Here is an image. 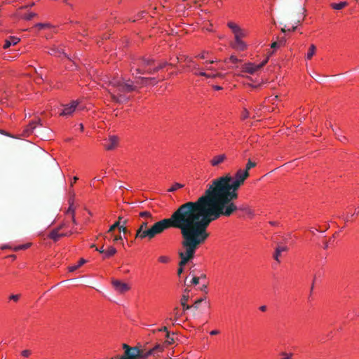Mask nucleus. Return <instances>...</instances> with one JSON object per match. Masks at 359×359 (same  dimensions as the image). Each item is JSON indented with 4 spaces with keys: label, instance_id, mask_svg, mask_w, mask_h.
<instances>
[{
    "label": "nucleus",
    "instance_id": "nucleus-1",
    "mask_svg": "<svg viewBox=\"0 0 359 359\" xmlns=\"http://www.w3.org/2000/svg\"><path fill=\"white\" fill-rule=\"evenodd\" d=\"M241 185L230 174L213 180L196 201H187L197 222L208 228L221 217L232 215L238 210L234 200Z\"/></svg>",
    "mask_w": 359,
    "mask_h": 359
},
{
    "label": "nucleus",
    "instance_id": "nucleus-2",
    "mask_svg": "<svg viewBox=\"0 0 359 359\" xmlns=\"http://www.w3.org/2000/svg\"><path fill=\"white\" fill-rule=\"evenodd\" d=\"M197 222L187 202L180 205L169 218L155 222L148 229H137L135 238L153 239L156 235L173 228L180 231L181 236Z\"/></svg>",
    "mask_w": 359,
    "mask_h": 359
},
{
    "label": "nucleus",
    "instance_id": "nucleus-3",
    "mask_svg": "<svg viewBox=\"0 0 359 359\" xmlns=\"http://www.w3.org/2000/svg\"><path fill=\"white\" fill-rule=\"evenodd\" d=\"M207 229V227L199 222H196L186 232L184 231L183 235H182V250L178 251V255L180 258L177 269L178 276L183 273L184 266L194 259L199 246L203 244L209 238L210 233Z\"/></svg>",
    "mask_w": 359,
    "mask_h": 359
},
{
    "label": "nucleus",
    "instance_id": "nucleus-4",
    "mask_svg": "<svg viewBox=\"0 0 359 359\" xmlns=\"http://www.w3.org/2000/svg\"><path fill=\"white\" fill-rule=\"evenodd\" d=\"M135 81L130 79L124 77H114L109 81V84L114 88L109 89L108 92L110 94L111 100L117 103H123L128 102L129 97L126 95L127 93H133L138 90V84L145 85L146 82L149 80L154 81L155 85L157 83L155 78H147L142 76H135Z\"/></svg>",
    "mask_w": 359,
    "mask_h": 359
},
{
    "label": "nucleus",
    "instance_id": "nucleus-5",
    "mask_svg": "<svg viewBox=\"0 0 359 359\" xmlns=\"http://www.w3.org/2000/svg\"><path fill=\"white\" fill-rule=\"evenodd\" d=\"M269 55L260 64L255 65L253 63H247L245 64L243 67V71L249 74H254L257 71L262 69L268 62Z\"/></svg>",
    "mask_w": 359,
    "mask_h": 359
},
{
    "label": "nucleus",
    "instance_id": "nucleus-6",
    "mask_svg": "<svg viewBox=\"0 0 359 359\" xmlns=\"http://www.w3.org/2000/svg\"><path fill=\"white\" fill-rule=\"evenodd\" d=\"M118 137L116 135H110L108 139H105V142L104 143V147L107 150H114L115 149L118 144Z\"/></svg>",
    "mask_w": 359,
    "mask_h": 359
},
{
    "label": "nucleus",
    "instance_id": "nucleus-7",
    "mask_svg": "<svg viewBox=\"0 0 359 359\" xmlns=\"http://www.w3.org/2000/svg\"><path fill=\"white\" fill-rule=\"evenodd\" d=\"M111 284L115 290L119 293H124L130 289L127 283H123L119 280L112 279Z\"/></svg>",
    "mask_w": 359,
    "mask_h": 359
},
{
    "label": "nucleus",
    "instance_id": "nucleus-8",
    "mask_svg": "<svg viewBox=\"0 0 359 359\" xmlns=\"http://www.w3.org/2000/svg\"><path fill=\"white\" fill-rule=\"evenodd\" d=\"M79 101L74 100L69 104H67L64 106V109L62 112L60 114V116H70L72 115L76 109L79 106Z\"/></svg>",
    "mask_w": 359,
    "mask_h": 359
},
{
    "label": "nucleus",
    "instance_id": "nucleus-9",
    "mask_svg": "<svg viewBox=\"0 0 359 359\" xmlns=\"http://www.w3.org/2000/svg\"><path fill=\"white\" fill-rule=\"evenodd\" d=\"M140 350L137 346L132 347L130 351L124 353L123 355L119 359H139L140 358Z\"/></svg>",
    "mask_w": 359,
    "mask_h": 359
},
{
    "label": "nucleus",
    "instance_id": "nucleus-10",
    "mask_svg": "<svg viewBox=\"0 0 359 359\" xmlns=\"http://www.w3.org/2000/svg\"><path fill=\"white\" fill-rule=\"evenodd\" d=\"M250 176L249 172L243 171L242 169L237 170L233 180L238 181L243 184L245 180Z\"/></svg>",
    "mask_w": 359,
    "mask_h": 359
},
{
    "label": "nucleus",
    "instance_id": "nucleus-11",
    "mask_svg": "<svg viewBox=\"0 0 359 359\" xmlns=\"http://www.w3.org/2000/svg\"><path fill=\"white\" fill-rule=\"evenodd\" d=\"M226 158L227 157L225 154L215 156L210 161V164L212 166H218L219 164L222 163L225 160H226Z\"/></svg>",
    "mask_w": 359,
    "mask_h": 359
},
{
    "label": "nucleus",
    "instance_id": "nucleus-12",
    "mask_svg": "<svg viewBox=\"0 0 359 359\" xmlns=\"http://www.w3.org/2000/svg\"><path fill=\"white\" fill-rule=\"evenodd\" d=\"M288 250V248L285 245H278L275 250L274 254L273 255V259L278 262L280 263V256L283 252H286Z\"/></svg>",
    "mask_w": 359,
    "mask_h": 359
},
{
    "label": "nucleus",
    "instance_id": "nucleus-13",
    "mask_svg": "<svg viewBox=\"0 0 359 359\" xmlns=\"http://www.w3.org/2000/svg\"><path fill=\"white\" fill-rule=\"evenodd\" d=\"M36 124L42 126L41 120L40 118H38L36 121H33L29 124L25 130V135L28 136L29 134L32 133L33 130L36 128Z\"/></svg>",
    "mask_w": 359,
    "mask_h": 359
},
{
    "label": "nucleus",
    "instance_id": "nucleus-14",
    "mask_svg": "<svg viewBox=\"0 0 359 359\" xmlns=\"http://www.w3.org/2000/svg\"><path fill=\"white\" fill-rule=\"evenodd\" d=\"M136 61L140 63V66H142L144 69L151 67L154 63V60L150 58L142 57Z\"/></svg>",
    "mask_w": 359,
    "mask_h": 359
},
{
    "label": "nucleus",
    "instance_id": "nucleus-15",
    "mask_svg": "<svg viewBox=\"0 0 359 359\" xmlns=\"http://www.w3.org/2000/svg\"><path fill=\"white\" fill-rule=\"evenodd\" d=\"M165 348L164 344H156L152 348H150L154 357H157Z\"/></svg>",
    "mask_w": 359,
    "mask_h": 359
},
{
    "label": "nucleus",
    "instance_id": "nucleus-16",
    "mask_svg": "<svg viewBox=\"0 0 359 359\" xmlns=\"http://www.w3.org/2000/svg\"><path fill=\"white\" fill-rule=\"evenodd\" d=\"M134 69L137 74H146L145 69L140 66V63H138L136 60H134L130 65V70Z\"/></svg>",
    "mask_w": 359,
    "mask_h": 359
},
{
    "label": "nucleus",
    "instance_id": "nucleus-17",
    "mask_svg": "<svg viewBox=\"0 0 359 359\" xmlns=\"http://www.w3.org/2000/svg\"><path fill=\"white\" fill-rule=\"evenodd\" d=\"M232 47L237 50L243 51L245 50L247 46L244 41L241 39H235V41L232 43Z\"/></svg>",
    "mask_w": 359,
    "mask_h": 359
},
{
    "label": "nucleus",
    "instance_id": "nucleus-18",
    "mask_svg": "<svg viewBox=\"0 0 359 359\" xmlns=\"http://www.w3.org/2000/svg\"><path fill=\"white\" fill-rule=\"evenodd\" d=\"M58 232V229H53L50 232L48 237L54 241H57L61 237L66 236V234L59 233Z\"/></svg>",
    "mask_w": 359,
    "mask_h": 359
},
{
    "label": "nucleus",
    "instance_id": "nucleus-19",
    "mask_svg": "<svg viewBox=\"0 0 359 359\" xmlns=\"http://www.w3.org/2000/svg\"><path fill=\"white\" fill-rule=\"evenodd\" d=\"M72 198L69 201V207L67 211V213L72 214V215H74L75 213V209L74 208V197L75 196V194L74 191L70 192Z\"/></svg>",
    "mask_w": 359,
    "mask_h": 359
},
{
    "label": "nucleus",
    "instance_id": "nucleus-20",
    "mask_svg": "<svg viewBox=\"0 0 359 359\" xmlns=\"http://www.w3.org/2000/svg\"><path fill=\"white\" fill-rule=\"evenodd\" d=\"M20 39L15 36H11L9 39L6 40L4 45V48H8L12 44L15 45L19 42Z\"/></svg>",
    "mask_w": 359,
    "mask_h": 359
},
{
    "label": "nucleus",
    "instance_id": "nucleus-21",
    "mask_svg": "<svg viewBox=\"0 0 359 359\" xmlns=\"http://www.w3.org/2000/svg\"><path fill=\"white\" fill-rule=\"evenodd\" d=\"M149 356H153L151 350L145 351L144 348L140 350V358L139 359H147Z\"/></svg>",
    "mask_w": 359,
    "mask_h": 359
},
{
    "label": "nucleus",
    "instance_id": "nucleus-22",
    "mask_svg": "<svg viewBox=\"0 0 359 359\" xmlns=\"http://www.w3.org/2000/svg\"><path fill=\"white\" fill-rule=\"evenodd\" d=\"M347 4H348L346 1H342V2L338 3V4L332 3L331 4V7L335 10H341V9L344 8L345 6H346Z\"/></svg>",
    "mask_w": 359,
    "mask_h": 359
},
{
    "label": "nucleus",
    "instance_id": "nucleus-23",
    "mask_svg": "<svg viewBox=\"0 0 359 359\" xmlns=\"http://www.w3.org/2000/svg\"><path fill=\"white\" fill-rule=\"evenodd\" d=\"M86 262V260L84 259H81L76 265L71 266L69 267V271L70 272H73L76 271L77 269H79L80 266H81L83 264H84Z\"/></svg>",
    "mask_w": 359,
    "mask_h": 359
},
{
    "label": "nucleus",
    "instance_id": "nucleus-24",
    "mask_svg": "<svg viewBox=\"0 0 359 359\" xmlns=\"http://www.w3.org/2000/svg\"><path fill=\"white\" fill-rule=\"evenodd\" d=\"M116 253V250L115 248L110 246L109 248L105 250L104 253L105 257H110Z\"/></svg>",
    "mask_w": 359,
    "mask_h": 359
},
{
    "label": "nucleus",
    "instance_id": "nucleus-25",
    "mask_svg": "<svg viewBox=\"0 0 359 359\" xmlns=\"http://www.w3.org/2000/svg\"><path fill=\"white\" fill-rule=\"evenodd\" d=\"M123 219V217H121V216H120V217H118V221H117V222H116L113 225H111V226H110V228H109V229L108 230V231H107V232H108V233H111V232H112L113 231H114V230H115V229H116V228H118V229H119V227H120V226H121V219Z\"/></svg>",
    "mask_w": 359,
    "mask_h": 359
},
{
    "label": "nucleus",
    "instance_id": "nucleus-26",
    "mask_svg": "<svg viewBox=\"0 0 359 359\" xmlns=\"http://www.w3.org/2000/svg\"><path fill=\"white\" fill-rule=\"evenodd\" d=\"M316 48L315 45L312 44L310 46L309 52L306 55L307 60H311L312 58V57L313 56V55L316 53Z\"/></svg>",
    "mask_w": 359,
    "mask_h": 359
},
{
    "label": "nucleus",
    "instance_id": "nucleus-27",
    "mask_svg": "<svg viewBox=\"0 0 359 359\" xmlns=\"http://www.w3.org/2000/svg\"><path fill=\"white\" fill-rule=\"evenodd\" d=\"M234 35H235V39H241L243 37L245 36V33L242 29L239 28L234 33Z\"/></svg>",
    "mask_w": 359,
    "mask_h": 359
},
{
    "label": "nucleus",
    "instance_id": "nucleus-28",
    "mask_svg": "<svg viewBox=\"0 0 359 359\" xmlns=\"http://www.w3.org/2000/svg\"><path fill=\"white\" fill-rule=\"evenodd\" d=\"M140 216L141 217H145L147 219H149L150 221H153V217L150 212L149 211H143L140 213Z\"/></svg>",
    "mask_w": 359,
    "mask_h": 359
},
{
    "label": "nucleus",
    "instance_id": "nucleus-29",
    "mask_svg": "<svg viewBox=\"0 0 359 359\" xmlns=\"http://www.w3.org/2000/svg\"><path fill=\"white\" fill-rule=\"evenodd\" d=\"M184 186V185L182 184L176 182L168 191L170 192H173L179 189L183 188Z\"/></svg>",
    "mask_w": 359,
    "mask_h": 359
},
{
    "label": "nucleus",
    "instance_id": "nucleus-30",
    "mask_svg": "<svg viewBox=\"0 0 359 359\" xmlns=\"http://www.w3.org/2000/svg\"><path fill=\"white\" fill-rule=\"evenodd\" d=\"M189 290L186 288L184 291V294L181 297L180 302H187L189 299Z\"/></svg>",
    "mask_w": 359,
    "mask_h": 359
},
{
    "label": "nucleus",
    "instance_id": "nucleus-31",
    "mask_svg": "<svg viewBox=\"0 0 359 359\" xmlns=\"http://www.w3.org/2000/svg\"><path fill=\"white\" fill-rule=\"evenodd\" d=\"M256 166V163L255 162H252L251 160H248L247 164H246V166H245V169L243 170V171H247V172H249V170L255 167Z\"/></svg>",
    "mask_w": 359,
    "mask_h": 359
},
{
    "label": "nucleus",
    "instance_id": "nucleus-32",
    "mask_svg": "<svg viewBox=\"0 0 359 359\" xmlns=\"http://www.w3.org/2000/svg\"><path fill=\"white\" fill-rule=\"evenodd\" d=\"M48 53L50 55H57V53L61 54V53H63V52L62 50H59L56 47H53L50 49V50L48 51Z\"/></svg>",
    "mask_w": 359,
    "mask_h": 359
},
{
    "label": "nucleus",
    "instance_id": "nucleus-33",
    "mask_svg": "<svg viewBox=\"0 0 359 359\" xmlns=\"http://www.w3.org/2000/svg\"><path fill=\"white\" fill-rule=\"evenodd\" d=\"M166 341L164 343V345H170L174 343V339L170 336V332H167V334L165 335Z\"/></svg>",
    "mask_w": 359,
    "mask_h": 359
},
{
    "label": "nucleus",
    "instance_id": "nucleus-34",
    "mask_svg": "<svg viewBox=\"0 0 359 359\" xmlns=\"http://www.w3.org/2000/svg\"><path fill=\"white\" fill-rule=\"evenodd\" d=\"M204 299H205L204 298H201V299L196 300L194 302V304L192 305V309L197 310L199 307V305L201 304V303H202L204 301Z\"/></svg>",
    "mask_w": 359,
    "mask_h": 359
},
{
    "label": "nucleus",
    "instance_id": "nucleus-35",
    "mask_svg": "<svg viewBox=\"0 0 359 359\" xmlns=\"http://www.w3.org/2000/svg\"><path fill=\"white\" fill-rule=\"evenodd\" d=\"M228 27L232 30L233 34L240 28L237 25L232 22L228 23Z\"/></svg>",
    "mask_w": 359,
    "mask_h": 359
},
{
    "label": "nucleus",
    "instance_id": "nucleus-36",
    "mask_svg": "<svg viewBox=\"0 0 359 359\" xmlns=\"http://www.w3.org/2000/svg\"><path fill=\"white\" fill-rule=\"evenodd\" d=\"M166 65H170V66H172L173 65L171 64V63H168V62H163L162 64H160L158 66H157L156 67L154 68V72H158L159 71L160 69H163V67H165Z\"/></svg>",
    "mask_w": 359,
    "mask_h": 359
},
{
    "label": "nucleus",
    "instance_id": "nucleus-37",
    "mask_svg": "<svg viewBox=\"0 0 359 359\" xmlns=\"http://www.w3.org/2000/svg\"><path fill=\"white\" fill-rule=\"evenodd\" d=\"M150 222H151V221H150L149 219H147V220H145V221H143V222L140 224V226H139V228H138V229H148V228H149V224Z\"/></svg>",
    "mask_w": 359,
    "mask_h": 359
},
{
    "label": "nucleus",
    "instance_id": "nucleus-38",
    "mask_svg": "<svg viewBox=\"0 0 359 359\" xmlns=\"http://www.w3.org/2000/svg\"><path fill=\"white\" fill-rule=\"evenodd\" d=\"M180 316H181V314H180L178 312V307H175L174 309V319H173V320L175 322H176Z\"/></svg>",
    "mask_w": 359,
    "mask_h": 359
},
{
    "label": "nucleus",
    "instance_id": "nucleus-39",
    "mask_svg": "<svg viewBox=\"0 0 359 359\" xmlns=\"http://www.w3.org/2000/svg\"><path fill=\"white\" fill-rule=\"evenodd\" d=\"M224 74H221V73H218V74H207V76L206 77L207 78H212V79H215L216 77H224Z\"/></svg>",
    "mask_w": 359,
    "mask_h": 359
},
{
    "label": "nucleus",
    "instance_id": "nucleus-40",
    "mask_svg": "<svg viewBox=\"0 0 359 359\" xmlns=\"http://www.w3.org/2000/svg\"><path fill=\"white\" fill-rule=\"evenodd\" d=\"M181 306H182L183 311H186L192 309V306H189L187 304V302H180Z\"/></svg>",
    "mask_w": 359,
    "mask_h": 359
},
{
    "label": "nucleus",
    "instance_id": "nucleus-41",
    "mask_svg": "<svg viewBox=\"0 0 359 359\" xmlns=\"http://www.w3.org/2000/svg\"><path fill=\"white\" fill-rule=\"evenodd\" d=\"M170 259L166 256H161L158 257V261L161 263H168Z\"/></svg>",
    "mask_w": 359,
    "mask_h": 359
},
{
    "label": "nucleus",
    "instance_id": "nucleus-42",
    "mask_svg": "<svg viewBox=\"0 0 359 359\" xmlns=\"http://www.w3.org/2000/svg\"><path fill=\"white\" fill-rule=\"evenodd\" d=\"M122 347L124 349V353H127L128 351H130V349L132 348L131 346H130L127 344H122Z\"/></svg>",
    "mask_w": 359,
    "mask_h": 359
},
{
    "label": "nucleus",
    "instance_id": "nucleus-43",
    "mask_svg": "<svg viewBox=\"0 0 359 359\" xmlns=\"http://www.w3.org/2000/svg\"><path fill=\"white\" fill-rule=\"evenodd\" d=\"M23 357L27 358L31 355V351L29 350H24L21 353Z\"/></svg>",
    "mask_w": 359,
    "mask_h": 359
},
{
    "label": "nucleus",
    "instance_id": "nucleus-44",
    "mask_svg": "<svg viewBox=\"0 0 359 359\" xmlns=\"http://www.w3.org/2000/svg\"><path fill=\"white\" fill-rule=\"evenodd\" d=\"M9 299L14 302H18L20 299V294H12L9 297Z\"/></svg>",
    "mask_w": 359,
    "mask_h": 359
},
{
    "label": "nucleus",
    "instance_id": "nucleus-45",
    "mask_svg": "<svg viewBox=\"0 0 359 359\" xmlns=\"http://www.w3.org/2000/svg\"><path fill=\"white\" fill-rule=\"evenodd\" d=\"M281 355H283V357H285V358L287 359H292V357L293 355L292 353H287L286 352H282L281 353Z\"/></svg>",
    "mask_w": 359,
    "mask_h": 359
},
{
    "label": "nucleus",
    "instance_id": "nucleus-46",
    "mask_svg": "<svg viewBox=\"0 0 359 359\" xmlns=\"http://www.w3.org/2000/svg\"><path fill=\"white\" fill-rule=\"evenodd\" d=\"M36 27H39V29H44L49 27V25L45 23H38L36 25Z\"/></svg>",
    "mask_w": 359,
    "mask_h": 359
},
{
    "label": "nucleus",
    "instance_id": "nucleus-47",
    "mask_svg": "<svg viewBox=\"0 0 359 359\" xmlns=\"http://www.w3.org/2000/svg\"><path fill=\"white\" fill-rule=\"evenodd\" d=\"M36 15V13H29L27 15H26L25 17V19L27 20H30L31 19H32L34 16Z\"/></svg>",
    "mask_w": 359,
    "mask_h": 359
},
{
    "label": "nucleus",
    "instance_id": "nucleus-48",
    "mask_svg": "<svg viewBox=\"0 0 359 359\" xmlns=\"http://www.w3.org/2000/svg\"><path fill=\"white\" fill-rule=\"evenodd\" d=\"M198 283H199V278L196 277V276L194 277L192 280H191V283L193 285H198Z\"/></svg>",
    "mask_w": 359,
    "mask_h": 359
},
{
    "label": "nucleus",
    "instance_id": "nucleus-49",
    "mask_svg": "<svg viewBox=\"0 0 359 359\" xmlns=\"http://www.w3.org/2000/svg\"><path fill=\"white\" fill-rule=\"evenodd\" d=\"M229 60L233 62V63H236V62H239V60L235 57L234 55H231L229 58Z\"/></svg>",
    "mask_w": 359,
    "mask_h": 359
},
{
    "label": "nucleus",
    "instance_id": "nucleus-50",
    "mask_svg": "<svg viewBox=\"0 0 359 359\" xmlns=\"http://www.w3.org/2000/svg\"><path fill=\"white\" fill-rule=\"evenodd\" d=\"M119 230H120V231H122L123 233H126L128 232V230H127L126 227L125 226V225L120 226Z\"/></svg>",
    "mask_w": 359,
    "mask_h": 359
},
{
    "label": "nucleus",
    "instance_id": "nucleus-51",
    "mask_svg": "<svg viewBox=\"0 0 359 359\" xmlns=\"http://www.w3.org/2000/svg\"><path fill=\"white\" fill-rule=\"evenodd\" d=\"M30 245H31L30 243L21 245L18 246V248H21V250H25V249L28 248L30 246Z\"/></svg>",
    "mask_w": 359,
    "mask_h": 359
},
{
    "label": "nucleus",
    "instance_id": "nucleus-52",
    "mask_svg": "<svg viewBox=\"0 0 359 359\" xmlns=\"http://www.w3.org/2000/svg\"><path fill=\"white\" fill-rule=\"evenodd\" d=\"M144 69L146 71V74H153L156 72H154V69L146 68Z\"/></svg>",
    "mask_w": 359,
    "mask_h": 359
},
{
    "label": "nucleus",
    "instance_id": "nucleus-53",
    "mask_svg": "<svg viewBox=\"0 0 359 359\" xmlns=\"http://www.w3.org/2000/svg\"><path fill=\"white\" fill-rule=\"evenodd\" d=\"M95 250L98 251L100 253H102V254H104L105 252V250L104 249L103 245L100 248H95Z\"/></svg>",
    "mask_w": 359,
    "mask_h": 359
},
{
    "label": "nucleus",
    "instance_id": "nucleus-54",
    "mask_svg": "<svg viewBox=\"0 0 359 359\" xmlns=\"http://www.w3.org/2000/svg\"><path fill=\"white\" fill-rule=\"evenodd\" d=\"M249 117V112L248 110L245 109L244 112H243V119H245Z\"/></svg>",
    "mask_w": 359,
    "mask_h": 359
},
{
    "label": "nucleus",
    "instance_id": "nucleus-55",
    "mask_svg": "<svg viewBox=\"0 0 359 359\" xmlns=\"http://www.w3.org/2000/svg\"><path fill=\"white\" fill-rule=\"evenodd\" d=\"M158 332H165L166 333H167V332H168L166 326H164L160 329H158Z\"/></svg>",
    "mask_w": 359,
    "mask_h": 359
},
{
    "label": "nucleus",
    "instance_id": "nucleus-56",
    "mask_svg": "<svg viewBox=\"0 0 359 359\" xmlns=\"http://www.w3.org/2000/svg\"><path fill=\"white\" fill-rule=\"evenodd\" d=\"M120 240H122V237L120 235L119 236H115L114 237V242H116V241H120Z\"/></svg>",
    "mask_w": 359,
    "mask_h": 359
},
{
    "label": "nucleus",
    "instance_id": "nucleus-57",
    "mask_svg": "<svg viewBox=\"0 0 359 359\" xmlns=\"http://www.w3.org/2000/svg\"><path fill=\"white\" fill-rule=\"evenodd\" d=\"M207 53L205 52H203L202 53L201 55H198V57L201 58V59H205L206 57V54Z\"/></svg>",
    "mask_w": 359,
    "mask_h": 359
},
{
    "label": "nucleus",
    "instance_id": "nucleus-58",
    "mask_svg": "<svg viewBox=\"0 0 359 359\" xmlns=\"http://www.w3.org/2000/svg\"><path fill=\"white\" fill-rule=\"evenodd\" d=\"M79 180V178L77 177H73V180L72 182H71V187L73 186L74 183H75L77 180Z\"/></svg>",
    "mask_w": 359,
    "mask_h": 359
},
{
    "label": "nucleus",
    "instance_id": "nucleus-59",
    "mask_svg": "<svg viewBox=\"0 0 359 359\" xmlns=\"http://www.w3.org/2000/svg\"><path fill=\"white\" fill-rule=\"evenodd\" d=\"M259 310H260V311H263V312H264V311H266V306H264H264H261L259 307Z\"/></svg>",
    "mask_w": 359,
    "mask_h": 359
},
{
    "label": "nucleus",
    "instance_id": "nucleus-60",
    "mask_svg": "<svg viewBox=\"0 0 359 359\" xmlns=\"http://www.w3.org/2000/svg\"><path fill=\"white\" fill-rule=\"evenodd\" d=\"M196 74H198V75H200V76H205V77H206V76H207V73H205V72H199L198 74H197V73H196Z\"/></svg>",
    "mask_w": 359,
    "mask_h": 359
},
{
    "label": "nucleus",
    "instance_id": "nucleus-61",
    "mask_svg": "<svg viewBox=\"0 0 359 359\" xmlns=\"http://www.w3.org/2000/svg\"><path fill=\"white\" fill-rule=\"evenodd\" d=\"M278 43L277 42H273V43H272L271 46V48H276V47L278 46Z\"/></svg>",
    "mask_w": 359,
    "mask_h": 359
},
{
    "label": "nucleus",
    "instance_id": "nucleus-62",
    "mask_svg": "<svg viewBox=\"0 0 359 359\" xmlns=\"http://www.w3.org/2000/svg\"><path fill=\"white\" fill-rule=\"evenodd\" d=\"M218 333H219L218 330H212L210 332L211 335H215V334H217Z\"/></svg>",
    "mask_w": 359,
    "mask_h": 359
},
{
    "label": "nucleus",
    "instance_id": "nucleus-63",
    "mask_svg": "<svg viewBox=\"0 0 359 359\" xmlns=\"http://www.w3.org/2000/svg\"><path fill=\"white\" fill-rule=\"evenodd\" d=\"M206 289H207V285H203L201 287V290L202 291H204V292H207Z\"/></svg>",
    "mask_w": 359,
    "mask_h": 359
},
{
    "label": "nucleus",
    "instance_id": "nucleus-64",
    "mask_svg": "<svg viewBox=\"0 0 359 359\" xmlns=\"http://www.w3.org/2000/svg\"><path fill=\"white\" fill-rule=\"evenodd\" d=\"M72 222L74 223V224H77V222L76 221V219H75V216L74 215H72Z\"/></svg>",
    "mask_w": 359,
    "mask_h": 359
}]
</instances>
